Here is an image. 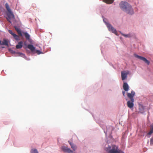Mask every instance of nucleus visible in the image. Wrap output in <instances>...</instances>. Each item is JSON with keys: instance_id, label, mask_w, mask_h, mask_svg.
<instances>
[{"instance_id": "f257e3e1", "label": "nucleus", "mask_w": 153, "mask_h": 153, "mask_svg": "<svg viewBox=\"0 0 153 153\" xmlns=\"http://www.w3.org/2000/svg\"><path fill=\"white\" fill-rule=\"evenodd\" d=\"M120 8L123 11L130 14H133V10L131 6L126 1H121L120 4Z\"/></svg>"}, {"instance_id": "f03ea898", "label": "nucleus", "mask_w": 153, "mask_h": 153, "mask_svg": "<svg viewBox=\"0 0 153 153\" xmlns=\"http://www.w3.org/2000/svg\"><path fill=\"white\" fill-rule=\"evenodd\" d=\"M106 151L108 153H124L122 151L119 149L118 146L114 145L107 148Z\"/></svg>"}, {"instance_id": "7ed1b4c3", "label": "nucleus", "mask_w": 153, "mask_h": 153, "mask_svg": "<svg viewBox=\"0 0 153 153\" xmlns=\"http://www.w3.org/2000/svg\"><path fill=\"white\" fill-rule=\"evenodd\" d=\"M5 7L6 8L8 13L7 14V16L8 18L10 19L12 18H14V16L11 10L10 9L9 4L8 3H6L5 4Z\"/></svg>"}, {"instance_id": "20e7f679", "label": "nucleus", "mask_w": 153, "mask_h": 153, "mask_svg": "<svg viewBox=\"0 0 153 153\" xmlns=\"http://www.w3.org/2000/svg\"><path fill=\"white\" fill-rule=\"evenodd\" d=\"M134 56L136 58L143 61L147 65H149L150 64V62L149 60H147V59L145 57L139 56L136 54H134Z\"/></svg>"}, {"instance_id": "39448f33", "label": "nucleus", "mask_w": 153, "mask_h": 153, "mask_svg": "<svg viewBox=\"0 0 153 153\" xmlns=\"http://www.w3.org/2000/svg\"><path fill=\"white\" fill-rule=\"evenodd\" d=\"M107 26L109 31H112L116 35H117V32L116 29H115L112 26L109 24L108 23L107 24Z\"/></svg>"}, {"instance_id": "423d86ee", "label": "nucleus", "mask_w": 153, "mask_h": 153, "mask_svg": "<svg viewBox=\"0 0 153 153\" xmlns=\"http://www.w3.org/2000/svg\"><path fill=\"white\" fill-rule=\"evenodd\" d=\"M61 149L63 151L65 152L68 153H72L73 152L70 148H68L67 146H62L61 147Z\"/></svg>"}, {"instance_id": "0eeeda50", "label": "nucleus", "mask_w": 153, "mask_h": 153, "mask_svg": "<svg viewBox=\"0 0 153 153\" xmlns=\"http://www.w3.org/2000/svg\"><path fill=\"white\" fill-rule=\"evenodd\" d=\"M129 73V71H121L122 79L123 80L126 78L127 75Z\"/></svg>"}, {"instance_id": "6e6552de", "label": "nucleus", "mask_w": 153, "mask_h": 153, "mask_svg": "<svg viewBox=\"0 0 153 153\" xmlns=\"http://www.w3.org/2000/svg\"><path fill=\"white\" fill-rule=\"evenodd\" d=\"M135 94V92L133 91H132L131 93H127V96L131 101H133L134 100L133 97Z\"/></svg>"}, {"instance_id": "1a4fd4ad", "label": "nucleus", "mask_w": 153, "mask_h": 153, "mask_svg": "<svg viewBox=\"0 0 153 153\" xmlns=\"http://www.w3.org/2000/svg\"><path fill=\"white\" fill-rule=\"evenodd\" d=\"M134 100L133 101H128L127 102V106L130 108H132L134 107Z\"/></svg>"}, {"instance_id": "9d476101", "label": "nucleus", "mask_w": 153, "mask_h": 153, "mask_svg": "<svg viewBox=\"0 0 153 153\" xmlns=\"http://www.w3.org/2000/svg\"><path fill=\"white\" fill-rule=\"evenodd\" d=\"M121 34L123 36L126 37H128L130 38L131 37H133L135 36V34L133 33H130L127 34H123L122 33H121Z\"/></svg>"}, {"instance_id": "9b49d317", "label": "nucleus", "mask_w": 153, "mask_h": 153, "mask_svg": "<svg viewBox=\"0 0 153 153\" xmlns=\"http://www.w3.org/2000/svg\"><path fill=\"white\" fill-rule=\"evenodd\" d=\"M123 87L124 90L126 91H127L129 89V86L126 82L123 83Z\"/></svg>"}, {"instance_id": "f8f14e48", "label": "nucleus", "mask_w": 153, "mask_h": 153, "mask_svg": "<svg viewBox=\"0 0 153 153\" xmlns=\"http://www.w3.org/2000/svg\"><path fill=\"white\" fill-rule=\"evenodd\" d=\"M23 42L22 41H20L18 42V44L16 45V47L17 49L21 48L23 46Z\"/></svg>"}, {"instance_id": "ddd939ff", "label": "nucleus", "mask_w": 153, "mask_h": 153, "mask_svg": "<svg viewBox=\"0 0 153 153\" xmlns=\"http://www.w3.org/2000/svg\"><path fill=\"white\" fill-rule=\"evenodd\" d=\"M27 48L30 49L32 52L34 51L35 49V48L32 45H27Z\"/></svg>"}, {"instance_id": "4468645a", "label": "nucleus", "mask_w": 153, "mask_h": 153, "mask_svg": "<svg viewBox=\"0 0 153 153\" xmlns=\"http://www.w3.org/2000/svg\"><path fill=\"white\" fill-rule=\"evenodd\" d=\"M68 142L69 143L71 146V148L73 149L74 151L75 150L77 149L76 146L75 145H74L73 143L70 142L69 141H68Z\"/></svg>"}, {"instance_id": "2eb2a0df", "label": "nucleus", "mask_w": 153, "mask_h": 153, "mask_svg": "<svg viewBox=\"0 0 153 153\" xmlns=\"http://www.w3.org/2000/svg\"><path fill=\"white\" fill-rule=\"evenodd\" d=\"M15 28L16 31L17 32L19 35L20 36H22V33L21 30L18 28L16 27H15Z\"/></svg>"}, {"instance_id": "dca6fc26", "label": "nucleus", "mask_w": 153, "mask_h": 153, "mask_svg": "<svg viewBox=\"0 0 153 153\" xmlns=\"http://www.w3.org/2000/svg\"><path fill=\"white\" fill-rule=\"evenodd\" d=\"M23 33L27 39L28 40L30 39V36L27 32H23Z\"/></svg>"}, {"instance_id": "f3484780", "label": "nucleus", "mask_w": 153, "mask_h": 153, "mask_svg": "<svg viewBox=\"0 0 153 153\" xmlns=\"http://www.w3.org/2000/svg\"><path fill=\"white\" fill-rule=\"evenodd\" d=\"M103 1L107 4H110L113 2L114 0H103Z\"/></svg>"}, {"instance_id": "a211bd4d", "label": "nucleus", "mask_w": 153, "mask_h": 153, "mask_svg": "<svg viewBox=\"0 0 153 153\" xmlns=\"http://www.w3.org/2000/svg\"><path fill=\"white\" fill-rule=\"evenodd\" d=\"M31 153H38L37 150L35 149H32L31 151Z\"/></svg>"}, {"instance_id": "6ab92c4d", "label": "nucleus", "mask_w": 153, "mask_h": 153, "mask_svg": "<svg viewBox=\"0 0 153 153\" xmlns=\"http://www.w3.org/2000/svg\"><path fill=\"white\" fill-rule=\"evenodd\" d=\"M13 37L17 40H18L19 39V37L16 34L15 35H14V36H13Z\"/></svg>"}, {"instance_id": "aec40b11", "label": "nucleus", "mask_w": 153, "mask_h": 153, "mask_svg": "<svg viewBox=\"0 0 153 153\" xmlns=\"http://www.w3.org/2000/svg\"><path fill=\"white\" fill-rule=\"evenodd\" d=\"M9 32L13 36H14V35L16 34L14 33L12 30H9Z\"/></svg>"}, {"instance_id": "412c9836", "label": "nucleus", "mask_w": 153, "mask_h": 153, "mask_svg": "<svg viewBox=\"0 0 153 153\" xmlns=\"http://www.w3.org/2000/svg\"><path fill=\"white\" fill-rule=\"evenodd\" d=\"M152 133H153V130L151 129V130L148 133V135H151Z\"/></svg>"}, {"instance_id": "4be33fe9", "label": "nucleus", "mask_w": 153, "mask_h": 153, "mask_svg": "<svg viewBox=\"0 0 153 153\" xmlns=\"http://www.w3.org/2000/svg\"><path fill=\"white\" fill-rule=\"evenodd\" d=\"M150 144L151 145H153V137L150 140Z\"/></svg>"}, {"instance_id": "5701e85b", "label": "nucleus", "mask_w": 153, "mask_h": 153, "mask_svg": "<svg viewBox=\"0 0 153 153\" xmlns=\"http://www.w3.org/2000/svg\"><path fill=\"white\" fill-rule=\"evenodd\" d=\"M36 53L38 54H39L42 53V52L39 50H37L36 51Z\"/></svg>"}, {"instance_id": "b1692460", "label": "nucleus", "mask_w": 153, "mask_h": 153, "mask_svg": "<svg viewBox=\"0 0 153 153\" xmlns=\"http://www.w3.org/2000/svg\"><path fill=\"white\" fill-rule=\"evenodd\" d=\"M151 129L153 130V123L151 126Z\"/></svg>"}, {"instance_id": "393cba45", "label": "nucleus", "mask_w": 153, "mask_h": 153, "mask_svg": "<svg viewBox=\"0 0 153 153\" xmlns=\"http://www.w3.org/2000/svg\"><path fill=\"white\" fill-rule=\"evenodd\" d=\"M122 93H123V94L124 96H125V92L124 91H122Z\"/></svg>"}, {"instance_id": "a878e982", "label": "nucleus", "mask_w": 153, "mask_h": 153, "mask_svg": "<svg viewBox=\"0 0 153 153\" xmlns=\"http://www.w3.org/2000/svg\"><path fill=\"white\" fill-rule=\"evenodd\" d=\"M32 6L33 7H36V6H35V4H32Z\"/></svg>"}, {"instance_id": "bb28decb", "label": "nucleus", "mask_w": 153, "mask_h": 153, "mask_svg": "<svg viewBox=\"0 0 153 153\" xmlns=\"http://www.w3.org/2000/svg\"><path fill=\"white\" fill-rule=\"evenodd\" d=\"M7 20L9 22H10V23H11V22L10 20L8 19V18H7Z\"/></svg>"}]
</instances>
